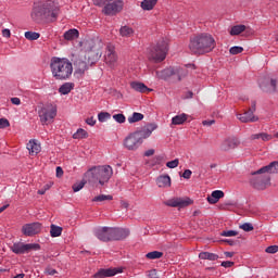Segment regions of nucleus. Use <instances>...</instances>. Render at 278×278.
I'll use <instances>...</instances> for the list:
<instances>
[{
    "instance_id": "45",
    "label": "nucleus",
    "mask_w": 278,
    "mask_h": 278,
    "mask_svg": "<svg viewBox=\"0 0 278 278\" xmlns=\"http://www.w3.org/2000/svg\"><path fill=\"white\" fill-rule=\"evenodd\" d=\"M113 118L116 121V123H119V124H123L126 121L125 115L121 113L113 115Z\"/></svg>"
},
{
    "instance_id": "4",
    "label": "nucleus",
    "mask_w": 278,
    "mask_h": 278,
    "mask_svg": "<svg viewBox=\"0 0 278 278\" xmlns=\"http://www.w3.org/2000/svg\"><path fill=\"white\" fill-rule=\"evenodd\" d=\"M59 10L53 2L48 1L41 5H37L33 9L31 18L35 23H42L43 21L53 22L58 18Z\"/></svg>"
},
{
    "instance_id": "16",
    "label": "nucleus",
    "mask_w": 278,
    "mask_h": 278,
    "mask_svg": "<svg viewBox=\"0 0 278 278\" xmlns=\"http://www.w3.org/2000/svg\"><path fill=\"white\" fill-rule=\"evenodd\" d=\"M192 200L190 198H172L165 202L167 207H188V205H192Z\"/></svg>"
},
{
    "instance_id": "30",
    "label": "nucleus",
    "mask_w": 278,
    "mask_h": 278,
    "mask_svg": "<svg viewBox=\"0 0 278 278\" xmlns=\"http://www.w3.org/2000/svg\"><path fill=\"white\" fill-rule=\"evenodd\" d=\"M75 88L74 83H65L59 88L60 94H70V92Z\"/></svg>"
},
{
    "instance_id": "39",
    "label": "nucleus",
    "mask_w": 278,
    "mask_h": 278,
    "mask_svg": "<svg viewBox=\"0 0 278 278\" xmlns=\"http://www.w3.org/2000/svg\"><path fill=\"white\" fill-rule=\"evenodd\" d=\"M112 118V115L108 112H101L98 114V121L100 123H105V121H110Z\"/></svg>"
},
{
    "instance_id": "27",
    "label": "nucleus",
    "mask_w": 278,
    "mask_h": 278,
    "mask_svg": "<svg viewBox=\"0 0 278 278\" xmlns=\"http://www.w3.org/2000/svg\"><path fill=\"white\" fill-rule=\"evenodd\" d=\"M130 88H132V90H136V92H149V91H151V89L149 87H147L144 84L138 83V81L131 83Z\"/></svg>"
},
{
    "instance_id": "43",
    "label": "nucleus",
    "mask_w": 278,
    "mask_h": 278,
    "mask_svg": "<svg viewBox=\"0 0 278 278\" xmlns=\"http://www.w3.org/2000/svg\"><path fill=\"white\" fill-rule=\"evenodd\" d=\"M239 228L242 229L243 231H253V224L244 223L240 225Z\"/></svg>"
},
{
    "instance_id": "53",
    "label": "nucleus",
    "mask_w": 278,
    "mask_h": 278,
    "mask_svg": "<svg viewBox=\"0 0 278 278\" xmlns=\"http://www.w3.org/2000/svg\"><path fill=\"white\" fill-rule=\"evenodd\" d=\"M222 266L224 268H231V266H233V262H231V261H224V262H222Z\"/></svg>"
},
{
    "instance_id": "2",
    "label": "nucleus",
    "mask_w": 278,
    "mask_h": 278,
    "mask_svg": "<svg viewBox=\"0 0 278 278\" xmlns=\"http://www.w3.org/2000/svg\"><path fill=\"white\" fill-rule=\"evenodd\" d=\"M155 129H157V126H155V124H149L140 130L130 132L124 139L123 147L126 148L127 151H138V149L142 147V142H144L147 138L151 137Z\"/></svg>"
},
{
    "instance_id": "10",
    "label": "nucleus",
    "mask_w": 278,
    "mask_h": 278,
    "mask_svg": "<svg viewBox=\"0 0 278 278\" xmlns=\"http://www.w3.org/2000/svg\"><path fill=\"white\" fill-rule=\"evenodd\" d=\"M93 53L94 52L90 50L87 54L79 55L74 60L76 73H79L81 75L86 73V71H88V64H90V58H92Z\"/></svg>"
},
{
    "instance_id": "5",
    "label": "nucleus",
    "mask_w": 278,
    "mask_h": 278,
    "mask_svg": "<svg viewBox=\"0 0 278 278\" xmlns=\"http://www.w3.org/2000/svg\"><path fill=\"white\" fill-rule=\"evenodd\" d=\"M112 167L110 165L97 166L89 169L85 176L90 184H97L99 181L100 186H105L113 175Z\"/></svg>"
},
{
    "instance_id": "62",
    "label": "nucleus",
    "mask_w": 278,
    "mask_h": 278,
    "mask_svg": "<svg viewBox=\"0 0 278 278\" xmlns=\"http://www.w3.org/2000/svg\"><path fill=\"white\" fill-rule=\"evenodd\" d=\"M248 111L252 112V115L254 114V112H255V102H252V105Z\"/></svg>"
},
{
    "instance_id": "7",
    "label": "nucleus",
    "mask_w": 278,
    "mask_h": 278,
    "mask_svg": "<svg viewBox=\"0 0 278 278\" xmlns=\"http://www.w3.org/2000/svg\"><path fill=\"white\" fill-rule=\"evenodd\" d=\"M186 75H188V70L181 67H168L161 72H156V77H159V79H169V77H177L178 81H181Z\"/></svg>"
},
{
    "instance_id": "49",
    "label": "nucleus",
    "mask_w": 278,
    "mask_h": 278,
    "mask_svg": "<svg viewBox=\"0 0 278 278\" xmlns=\"http://www.w3.org/2000/svg\"><path fill=\"white\" fill-rule=\"evenodd\" d=\"M261 140H263V142H268V140H273V136L266 132H261Z\"/></svg>"
},
{
    "instance_id": "9",
    "label": "nucleus",
    "mask_w": 278,
    "mask_h": 278,
    "mask_svg": "<svg viewBox=\"0 0 278 278\" xmlns=\"http://www.w3.org/2000/svg\"><path fill=\"white\" fill-rule=\"evenodd\" d=\"M11 251L16 255H25V253H29L31 251H40V244L15 242L11 245Z\"/></svg>"
},
{
    "instance_id": "28",
    "label": "nucleus",
    "mask_w": 278,
    "mask_h": 278,
    "mask_svg": "<svg viewBox=\"0 0 278 278\" xmlns=\"http://www.w3.org/2000/svg\"><path fill=\"white\" fill-rule=\"evenodd\" d=\"M63 38L65 40H75L79 38V30H77L76 28H72L64 33Z\"/></svg>"
},
{
    "instance_id": "51",
    "label": "nucleus",
    "mask_w": 278,
    "mask_h": 278,
    "mask_svg": "<svg viewBox=\"0 0 278 278\" xmlns=\"http://www.w3.org/2000/svg\"><path fill=\"white\" fill-rule=\"evenodd\" d=\"M149 278H160L156 269H151L148 275Z\"/></svg>"
},
{
    "instance_id": "41",
    "label": "nucleus",
    "mask_w": 278,
    "mask_h": 278,
    "mask_svg": "<svg viewBox=\"0 0 278 278\" xmlns=\"http://www.w3.org/2000/svg\"><path fill=\"white\" fill-rule=\"evenodd\" d=\"M242 51H244V48L235 46L230 48L229 53H231V55H238L239 53H242Z\"/></svg>"
},
{
    "instance_id": "18",
    "label": "nucleus",
    "mask_w": 278,
    "mask_h": 278,
    "mask_svg": "<svg viewBox=\"0 0 278 278\" xmlns=\"http://www.w3.org/2000/svg\"><path fill=\"white\" fill-rule=\"evenodd\" d=\"M240 147V139L237 137H228L220 143L222 151H231L232 149H238Z\"/></svg>"
},
{
    "instance_id": "54",
    "label": "nucleus",
    "mask_w": 278,
    "mask_h": 278,
    "mask_svg": "<svg viewBox=\"0 0 278 278\" xmlns=\"http://www.w3.org/2000/svg\"><path fill=\"white\" fill-rule=\"evenodd\" d=\"M2 36H3V38H10L12 36V33H10V29L4 28L2 30Z\"/></svg>"
},
{
    "instance_id": "38",
    "label": "nucleus",
    "mask_w": 278,
    "mask_h": 278,
    "mask_svg": "<svg viewBox=\"0 0 278 278\" xmlns=\"http://www.w3.org/2000/svg\"><path fill=\"white\" fill-rule=\"evenodd\" d=\"M26 40H38V38H40V33H36V31H26L24 34Z\"/></svg>"
},
{
    "instance_id": "8",
    "label": "nucleus",
    "mask_w": 278,
    "mask_h": 278,
    "mask_svg": "<svg viewBox=\"0 0 278 278\" xmlns=\"http://www.w3.org/2000/svg\"><path fill=\"white\" fill-rule=\"evenodd\" d=\"M166 53H168V43L165 40H161L150 51V59L154 62H164L166 60Z\"/></svg>"
},
{
    "instance_id": "46",
    "label": "nucleus",
    "mask_w": 278,
    "mask_h": 278,
    "mask_svg": "<svg viewBox=\"0 0 278 278\" xmlns=\"http://www.w3.org/2000/svg\"><path fill=\"white\" fill-rule=\"evenodd\" d=\"M84 186H86V182H84V181L75 184V185H73V191L79 192V190H81L84 188Z\"/></svg>"
},
{
    "instance_id": "22",
    "label": "nucleus",
    "mask_w": 278,
    "mask_h": 278,
    "mask_svg": "<svg viewBox=\"0 0 278 278\" xmlns=\"http://www.w3.org/2000/svg\"><path fill=\"white\" fill-rule=\"evenodd\" d=\"M237 118L241 121V123H257V116L252 114V111L248 110L243 114H237Z\"/></svg>"
},
{
    "instance_id": "47",
    "label": "nucleus",
    "mask_w": 278,
    "mask_h": 278,
    "mask_svg": "<svg viewBox=\"0 0 278 278\" xmlns=\"http://www.w3.org/2000/svg\"><path fill=\"white\" fill-rule=\"evenodd\" d=\"M269 254L278 253V245H269L265 250Z\"/></svg>"
},
{
    "instance_id": "34",
    "label": "nucleus",
    "mask_w": 278,
    "mask_h": 278,
    "mask_svg": "<svg viewBox=\"0 0 278 278\" xmlns=\"http://www.w3.org/2000/svg\"><path fill=\"white\" fill-rule=\"evenodd\" d=\"M50 236L52 238H60L62 236V227L52 224L50 226Z\"/></svg>"
},
{
    "instance_id": "14",
    "label": "nucleus",
    "mask_w": 278,
    "mask_h": 278,
    "mask_svg": "<svg viewBox=\"0 0 278 278\" xmlns=\"http://www.w3.org/2000/svg\"><path fill=\"white\" fill-rule=\"evenodd\" d=\"M251 184L256 190H266V188L270 186V177L264 175H254V177L251 179Z\"/></svg>"
},
{
    "instance_id": "60",
    "label": "nucleus",
    "mask_w": 278,
    "mask_h": 278,
    "mask_svg": "<svg viewBox=\"0 0 278 278\" xmlns=\"http://www.w3.org/2000/svg\"><path fill=\"white\" fill-rule=\"evenodd\" d=\"M261 137H262V132L254 134V135H251L250 140H260Z\"/></svg>"
},
{
    "instance_id": "25",
    "label": "nucleus",
    "mask_w": 278,
    "mask_h": 278,
    "mask_svg": "<svg viewBox=\"0 0 278 278\" xmlns=\"http://www.w3.org/2000/svg\"><path fill=\"white\" fill-rule=\"evenodd\" d=\"M159 188H170V176L162 175L156 178Z\"/></svg>"
},
{
    "instance_id": "26",
    "label": "nucleus",
    "mask_w": 278,
    "mask_h": 278,
    "mask_svg": "<svg viewBox=\"0 0 278 278\" xmlns=\"http://www.w3.org/2000/svg\"><path fill=\"white\" fill-rule=\"evenodd\" d=\"M155 5H157V0H142L140 4L141 10L147 12H151Z\"/></svg>"
},
{
    "instance_id": "13",
    "label": "nucleus",
    "mask_w": 278,
    "mask_h": 278,
    "mask_svg": "<svg viewBox=\"0 0 278 278\" xmlns=\"http://www.w3.org/2000/svg\"><path fill=\"white\" fill-rule=\"evenodd\" d=\"M104 62L111 68L116 66V62H118V55L116 54V48L112 45L106 46V51L104 54Z\"/></svg>"
},
{
    "instance_id": "36",
    "label": "nucleus",
    "mask_w": 278,
    "mask_h": 278,
    "mask_svg": "<svg viewBox=\"0 0 278 278\" xmlns=\"http://www.w3.org/2000/svg\"><path fill=\"white\" fill-rule=\"evenodd\" d=\"M114 199V197L112 195H105V194H100V195H97L92 199L93 202L96 203H103V201H112Z\"/></svg>"
},
{
    "instance_id": "6",
    "label": "nucleus",
    "mask_w": 278,
    "mask_h": 278,
    "mask_svg": "<svg viewBox=\"0 0 278 278\" xmlns=\"http://www.w3.org/2000/svg\"><path fill=\"white\" fill-rule=\"evenodd\" d=\"M38 116L41 124L51 125V123H53V118L58 116V110H55L52 104H47L39 108Z\"/></svg>"
},
{
    "instance_id": "56",
    "label": "nucleus",
    "mask_w": 278,
    "mask_h": 278,
    "mask_svg": "<svg viewBox=\"0 0 278 278\" xmlns=\"http://www.w3.org/2000/svg\"><path fill=\"white\" fill-rule=\"evenodd\" d=\"M58 271L55 270V269H53V268H50V267H48L47 269H46V275H50L51 277H53V275H55Z\"/></svg>"
},
{
    "instance_id": "63",
    "label": "nucleus",
    "mask_w": 278,
    "mask_h": 278,
    "mask_svg": "<svg viewBox=\"0 0 278 278\" xmlns=\"http://www.w3.org/2000/svg\"><path fill=\"white\" fill-rule=\"evenodd\" d=\"M224 255L226 257H233V252H225Z\"/></svg>"
},
{
    "instance_id": "15",
    "label": "nucleus",
    "mask_w": 278,
    "mask_h": 278,
    "mask_svg": "<svg viewBox=\"0 0 278 278\" xmlns=\"http://www.w3.org/2000/svg\"><path fill=\"white\" fill-rule=\"evenodd\" d=\"M125 268L123 267H110V268H101L99 269L93 277L94 278H108V277H115V275H121Z\"/></svg>"
},
{
    "instance_id": "1",
    "label": "nucleus",
    "mask_w": 278,
    "mask_h": 278,
    "mask_svg": "<svg viewBox=\"0 0 278 278\" xmlns=\"http://www.w3.org/2000/svg\"><path fill=\"white\" fill-rule=\"evenodd\" d=\"M216 49V39L208 33H201L190 38L189 50L195 55H205Z\"/></svg>"
},
{
    "instance_id": "3",
    "label": "nucleus",
    "mask_w": 278,
    "mask_h": 278,
    "mask_svg": "<svg viewBox=\"0 0 278 278\" xmlns=\"http://www.w3.org/2000/svg\"><path fill=\"white\" fill-rule=\"evenodd\" d=\"M50 71L54 79L64 81L71 79V75H73V63L66 58L52 56L50 60Z\"/></svg>"
},
{
    "instance_id": "24",
    "label": "nucleus",
    "mask_w": 278,
    "mask_h": 278,
    "mask_svg": "<svg viewBox=\"0 0 278 278\" xmlns=\"http://www.w3.org/2000/svg\"><path fill=\"white\" fill-rule=\"evenodd\" d=\"M223 197H225V192L215 190L211 193V195L207 197V202L211 203V205H214L217 201H220Z\"/></svg>"
},
{
    "instance_id": "50",
    "label": "nucleus",
    "mask_w": 278,
    "mask_h": 278,
    "mask_svg": "<svg viewBox=\"0 0 278 278\" xmlns=\"http://www.w3.org/2000/svg\"><path fill=\"white\" fill-rule=\"evenodd\" d=\"M86 123L87 125H90V127H94V125H97V119H94V117L91 116L86 119Z\"/></svg>"
},
{
    "instance_id": "64",
    "label": "nucleus",
    "mask_w": 278,
    "mask_h": 278,
    "mask_svg": "<svg viewBox=\"0 0 278 278\" xmlns=\"http://www.w3.org/2000/svg\"><path fill=\"white\" fill-rule=\"evenodd\" d=\"M25 274H18L17 276L13 277V278H24Z\"/></svg>"
},
{
    "instance_id": "32",
    "label": "nucleus",
    "mask_w": 278,
    "mask_h": 278,
    "mask_svg": "<svg viewBox=\"0 0 278 278\" xmlns=\"http://www.w3.org/2000/svg\"><path fill=\"white\" fill-rule=\"evenodd\" d=\"M119 35L123 38H131V36H134V28L129 26H122L119 29Z\"/></svg>"
},
{
    "instance_id": "37",
    "label": "nucleus",
    "mask_w": 278,
    "mask_h": 278,
    "mask_svg": "<svg viewBox=\"0 0 278 278\" xmlns=\"http://www.w3.org/2000/svg\"><path fill=\"white\" fill-rule=\"evenodd\" d=\"M163 256H164V253L160 252V251H152V252H149L148 254H146V257L148 260H160Z\"/></svg>"
},
{
    "instance_id": "59",
    "label": "nucleus",
    "mask_w": 278,
    "mask_h": 278,
    "mask_svg": "<svg viewBox=\"0 0 278 278\" xmlns=\"http://www.w3.org/2000/svg\"><path fill=\"white\" fill-rule=\"evenodd\" d=\"M64 175V169L62 167L58 166L56 167V177H62Z\"/></svg>"
},
{
    "instance_id": "48",
    "label": "nucleus",
    "mask_w": 278,
    "mask_h": 278,
    "mask_svg": "<svg viewBox=\"0 0 278 278\" xmlns=\"http://www.w3.org/2000/svg\"><path fill=\"white\" fill-rule=\"evenodd\" d=\"M7 127H10V121L0 118V129H5Z\"/></svg>"
},
{
    "instance_id": "20",
    "label": "nucleus",
    "mask_w": 278,
    "mask_h": 278,
    "mask_svg": "<svg viewBox=\"0 0 278 278\" xmlns=\"http://www.w3.org/2000/svg\"><path fill=\"white\" fill-rule=\"evenodd\" d=\"M111 241L112 240H125L129 236V230L124 228H112L110 227Z\"/></svg>"
},
{
    "instance_id": "31",
    "label": "nucleus",
    "mask_w": 278,
    "mask_h": 278,
    "mask_svg": "<svg viewBox=\"0 0 278 278\" xmlns=\"http://www.w3.org/2000/svg\"><path fill=\"white\" fill-rule=\"evenodd\" d=\"M199 257L200 260H208V262H216L218 260V255L212 252H201Z\"/></svg>"
},
{
    "instance_id": "21",
    "label": "nucleus",
    "mask_w": 278,
    "mask_h": 278,
    "mask_svg": "<svg viewBox=\"0 0 278 278\" xmlns=\"http://www.w3.org/2000/svg\"><path fill=\"white\" fill-rule=\"evenodd\" d=\"M264 173L278 174V162L274 161L269 165H266L258 170L252 173V175H264Z\"/></svg>"
},
{
    "instance_id": "61",
    "label": "nucleus",
    "mask_w": 278,
    "mask_h": 278,
    "mask_svg": "<svg viewBox=\"0 0 278 278\" xmlns=\"http://www.w3.org/2000/svg\"><path fill=\"white\" fill-rule=\"evenodd\" d=\"M11 102L13 103V105H21V99L20 98H12Z\"/></svg>"
},
{
    "instance_id": "11",
    "label": "nucleus",
    "mask_w": 278,
    "mask_h": 278,
    "mask_svg": "<svg viewBox=\"0 0 278 278\" xmlns=\"http://www.w3.org/2000/svg\"><path fill=\"white\" fill-rule=\"evenodd\" d=\"M123 0H109L106 1L102 12L106 14V16H114L118 14V12L123 11Z\"/></svg>"
},
{
    "instance_id": "12",
    "label": "nucleus",
    "mask_w": 278,
    "mask_h": 278,
    "mask_svg": "<svg viewBox=\"0 0 278 278\" xmlns=\"http://www.w3.org/2000/svg\"><path fill=\"white\" fill-rule=\"evenodd\" d=\"M260 88L263 92H267V94H275L278 90V79L273 77L264 78L260 83Z\"/></svg>"
},
{
    "instance_id": "52",
    "label": "nucleus",
    "mask_w": 278,
    "mask_h": 278,
    "mask_svg": "<svg viewBox=\"0 0 278 278\" xmlns=\"http://www.w3.org/2000/svg\"><path fill=\"white\" fill-rule=\"evenodd\" d=\"M182 177H184V179H190V177H192V170L186 169V170L182 173Z\"/></svg>"
},
{
    "instance_id": "42",
    "label": "nucleus",
    "mask_w": 278,
    "mask_h": 278,
    "mask_svg": "<svg viewBox=\"0 0 278 278\" xmlns=\"http://www.w3.org/2000/svg\"><path fill=\"white\" fill-rule=\"evenodd\" d=\"M224 238H233V236H238V231L236 230H225L220 233Z\"/></svg>"
},
{
    "instance_id": "29",
    "label": "nucleus",
    "mask_w": 278,
    "mask_h": 278,
    "mask_svg": "<svg viewBox=\"0 0 278 278\" xmlns=\"http://www.w3.org/2000/svg\"><path fill=\"white\" fill-rule=\"evenodd\" d=\"M188 121V114L181 113L172 118V125H184Z\"/></svg>"
},
{
    "instance_id": "23",
    "label": "nucleus",
    "mask_w": 278,
    "mask_h": 278,
    "mask_svg": "<svg viewBox=\"0 0 278 278\" xmlns=\"http://www.w3.org/2000/svg\"><path fill=\"white\" fill-rule=\"evenodd\" d=\"M27 149L29 151V155H38L41 151L40 143H38L36 140H30L27 143Z\"/></svg>"
},
{
    "instance_id": "40",
    "label": "nucleus",
    "mask_w": 278,
    "mask_h": 278,
    "mask_svg": "<svg viewBox=\"0 0 278 278\" xmlns=\"http://www.w3.org/2000/svg\"><path fill=\"white\" fill-rule=\"evenodd\" d=\"M73 138L79 139V138H88V131L85 129L79 128L74 135Z\"/></svg>"
},
{
    "instance_id": "57",
    "label": "nucleus",
    "mask_w": 278,
    "mask_h": 278,
    "mask_svg": "<svg viewBox=\"0 0 278 278\" xmlns=\"http://www.w3.org/2000/svg\"><path fill=\"white\" fill-rule=\"evenodd\" d=\"M151 155H155V150L150 149L144 152L146 157H151Z\"/></svg>"
},
{
    "instance_id": "44",
    "label": "nucleus",
    "mask_w": 278,
    "mask_h": 278,
    "mask_svg": "<svg viewBox=\"0 0 278 278\" xmlns=\"http://www.w3.org/2000/svg\"><path fill=\"white\" fill-rule=\"evenodd\" d=\"M167 168H177L179 166V159H175L166 163Z\"/></svg>"
},
{
    "instance_id": "35",
    "label": "nucleus",
    "mask_w": 278,
    "mask_h": 278,
    "mask_svg": "<svg viewBox=\"0 0 278 278\" xmlns=\"http://www.w3.org/2000/svg\"><path fill=\"white\" fill-rule=\"evenodd\" d=\"M245 25H236L230 29V36H240V34H242V31H245Z\"/></svg>"
},
{
    "instance_id": "58",
    "label": "nucleus",
    "mask_w": 278,
    "mask_h": 278,
    "mask_svg": "<svg viewBox=\"0 0 278 278\" xmlns=\"http://www.w3.org/2000/svg\"><path fill=\"white\" fill-rule=\"evenodd\" d=\"M214 123H216V121L211 119V121H203L202 124L206 127H212V125H214Z\"/></svg>"
},
{
    "instance_id": "33",
    "label": "nucleus",
    "mask_w": 278,
    "mask_h": 278,
    "mask_svg": "<svg viewBox=\"0 0 278 278\" xmlns=\"http://www.w3.org/2000/svg\"><path fill=\"white\" fill-rule=\"evenodd\" d=\"M144 119V114L135 112L131 116L128 117V123L132 125V123H140V121Z\"/></svg>"
},
{
    "instance_id": "17",
    "label": "nucleus",
    "mask_w": 278,
    "mask_h": 278,
    "mask_svg": "<svg viewBox=\"0 0 278 278\" xmlns=\"http://www.w3.org/2000/svg\"><path fill=\"white\" fill-rule=\"evenodd\" d=\"M42 229V225L40 223H31V224H26L22 227V232L24 236H36L37 233H40Z\"/></svg>"
},
{
    "instance_id": "19",
    "label": "nucleus",
    "mask_w": 278,
    "mask_h": 278,
    "mask_svg": "<svg viewBox=\"0 0 278 278\" xmlns=\"http://www.w3.org/2000/svg\"><path fill=\"white\" fill-rule=\"evenodd\" d=\"M93 233H94L96 238H98V240H101V242H110L111 241L110 227L96 228Z\"/></svg>"
},
{
    "instance_id": "55",
    "label": "nucleus",
    "mask_w": 278,
    "mask_h": 278,
    "mask_svg": "<svg viewBox=\"0 0 278 278\" xmlns=\"http://www.w3.org/2000/svg\"><path fill=\"white\" fill-rule=\"evenodd\" d=\"M108 1L110 0H93L94 5H106Z\"/></svg>"
}]
</instances>
